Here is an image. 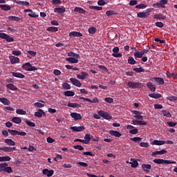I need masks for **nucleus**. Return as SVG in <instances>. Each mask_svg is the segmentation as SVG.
<instances>
[{
  "mask_svg": "<svg viewBox=\"0 0 177 177\" xmlns=\"http://www.w3.org/2000/svg\"><path fill=\"white\" fill-rule=\"evenodd\" d=\"M152 8H148L146 10V12H140L137 14V17L140 19H146V17H149L150 16V13H151Z\"/></svg>",
  "mask_w": 177,
  "mask_h": 177,
  "instance_id": "1",
  "label": "nucleus"
},
{
  "mask_svg": "<svg viewBox=\"0 0 177 177\" xmlns=\"http://www.w3.org/2000/svg\"><path fill=\"white\" fill-rule=\"evenodd\" d=\"M0 171H4V172H7V174H12V172H13L12 167H8V163H1Z\"/></svg>",
  "mask_w": 177,
  "mask_h": 177,
  "instance_id": "2",
  "label": "nucleus"
},
{
  "mask_svg": "<svg viewBox=\"0 0 177 177\" xmlns=\"http://www.w3.org/2000/svg\"><path fill=\"white\" fill-rule=\"evenodd\" d=\"M153 162L155 164H165L166 165H168L169 164H176V162L175 161H171L168 160H164V159H154Z\"/></svg>",
  "mask_w": 177,
  "mask_h": 177,
  "instance_id": "3",
  "label": "nucleus"
},
{
  "mask_svg": "<svg viewBox=\"0 0 177 177\" xmlns=\"http://www.w3.org/2000/svg\"><path fill=\"white\" fill-rule=\"evenodd\" d=\"M127 86H129V88H131V89H137L142 88V84L139 82H129L127 83Z\"/></svg>",
  "mask_w": 177,
  "mask_h": 177,
  "instance_id": "4",
  "label": "nucleus"
},
{
  "mask_svg": "<svg viewBox=\"0 0 177 177\" xmlns=\"http://www.w3.org/2000/svg\"><path fill=\"white\" fill-rule=\"evenodd\" d=\"M0 38L2 39H6L7 42H13L15 41V38L6 35V33L1 32L0 33Z\"/></svg>",
  "mask_w": 177,
  "mask_h": 177,
  "instance_id": "5",
  "label": "nucleus"
},
{
  "mask_svg": "<svg viewBox=\"0 0 177 177\" xmlns=\"http://www.w3.org/2000/svg\"><path fill=\"white\" fill-rule=\"evenodd\" d=\"M98 115H100V117H102L105 120H111L113 117L110 115V113L104 111H99Z\"/></svg>",
  "mask_w": 177,
  "mask_h": 177,
  "instance_id": "6",
  "label": "nucleus"
},
{
  "mask_svg": "<svg viewBox=\"0 0 177 177\" xmlns=\"http://www.w3.org/2000/svg\"><path fill=\"white\" fill-rule=\"evenodd\" d=\"M0 150L1 151H4V153H10V151H16V147H1Z\"/></svg>",
  "mask_w": 177,
  "mask_h": 177,
  "instance_id": "7",
  "label": "nucleus"
},
{
  "mask_svg": "<svg viewBox=\"0 0 177 177\" xmlns=\"http://www.w3.org/2000/svg\"><path fill=\"white\" fill-rule=\"evenodd\" d=\"M80 99L84 100V102H88V103H99V99L96 97H94L93 100L84 97H80Z\"/></svg>",
  "mask_w": 177,
  "mask_h": 177,
  "instance_id": "8",
  "label": "nucleus"
},
{
  "mask_svg": "<svg viewBox=\"0 0 177 177\" xmlns=\"http://www.w3.org/2000/svg\"><path fill=\"white\" fill-rule=\"evenodd\" d=\"M132 114H134V118L136 120H143V115H142V112L139 111H131Z\"/></svg>",
  "mask_w": 177,
  "mask_h": 177,
  "instance_id": "9",
  "label": "nucleus"
},
{
  "mask_svg": "<svg viewBox=\"0 0 177 177\" xmlns=\"http://www.w3.org/2000/svg\"><path fill=\"white\" fill-rule=\"evenodd\" d=\"M71 82L75 86H77L78 88L81 87L82 86V83L80 82V80L75 79V78H70Z\"/></svg>",
  "mask_w": 177,
  "mask_h": 177,
  "instance_id": "10",
  "label": "nucleus"
},
{
  "mask_svg": "<svg viewBox=\"0 0 177 177\" xmlns=\"http://www.w3.org/2000/svg\"><path fill=\"white\" fill-rule=\"evenodd\" d=\"M70 129H71V131H73V132H82V131H84L85 129V127H84V126H80V127L74 126V127H71Z\"/></svg>",
  "mask_w": 177,
  "mask_h": 177,
  "instance_id": "11",
  "label": "nucleus"
},
{
  "mask_svg": "<svg viewBox=\"0 0 177 177\" xmlns=\"http://www.w3.org/2000/svg\"><path fill=\"white\" fill-rule=\"evenodd\" d=\"M71 117L74 119L75 121H78V120H82V116L80 113L75 112L71 113Z\"/></svg>",
  "mask_w": 177,
  "mask_h": 177,
  "instance_id": "12",
  "label": "nucleus"
},
{
  "mask_svg": "<svg viewBox=\"0 0 177 177\" xmlns=\"http://www.w3.org/2000/svg\"><path fill=\"white\" fill-rule=\"evenodd\" d=\"M45 117L46 113L42 109H38L37 112L35 113V117H37L38 118H41L42 117Z\"/></svg>",
  "mask_w": 177,
  "mask_h": 177,
  "instance_id": "13",
  "label": "nucleus"
},
{
  "mask_svg": "<svg viewBox=\"0 0 177 177\" xmlns=\"http://www.w3.org/2000/svg\"><path fill=\"white\" fill-rule=\"evenodd\" d=\"M89 77V74L86 72H82L80 74L77 75V78L79 80H85V78H88Z\"/></svg>",
  "mask_w": 177,
  "mask_h": 177,
  "instance_id": "14",
  "label": "nucleus"
},
{
  "mask_svg": "<svg viewBox=\"0 0 177 177\" xmlns=\"http://www.w3.org/2000/svg\"><path fill=\"white\" fill-rule=\"evenodd\" d=\"M53 174H55V171L49 170L48 169H43V174L46 175L48 177L53 176Z\"/></svg>",
  "mask_w": 177,
  "mask_h": 177,
  "instance_id": "15",
  "label": "nucleus"
},
{
  "mask_svg": "<svg viewBox=\"0 0 177 177\" xmlns=\"http://www.w3.org/2000/svg\"><path fill=\"white\" fill-rule=\"evenodd\" d=\"M109 135H111V136H115V138H121V136H122V134H121V133L114 130L110 131Z\"/></svg>",
  "mask_w": 177,
  "mask_h": 177,
  "instance_id": "16",
  "label": "nucleus"
},
{
  "mask_svg": "<svg viewBox=\"0 0 177 177\" xmlns=\"http://www.w3.org/2000/svg\"><path fill=\"white\" fill-rule=\"evenodd\" d=\"M10 61L11 64H16V63H19V62H20V59L17 57L10 56Z\"/></svg>",
  "mask_w": 177,
  "mask_h": 177,
  "instance_id": "17",
  "label": "nucleus"
},
{
  "mask_svg": "<svg viewBox=\"0 0 177 177\" xmlns=\"http://www.w3.org/2000/svg\"><path fill=\"white\" fill-rule=\"evenodd\" d=\"M66 62H68V63H71L72 64H75L78 63V59L72 57L66 58Z\"/></svg>",
  "mask_w": 177,
  "mask_h": 177,
  "instance_id": "18",
  "label": "nucleus"
},
{
  "mask_svg": "<svg viewBox=\"0 0 177 177\" xmlns=\"http://www.w3.org/2000/svg\"><path fill=\"white\" fill-rule=\"evenodd\" d=\"M148 96H149V97H152L153 99H160V97H162V95L158 93H149Z\"/></svg>",
  "mask_w": 177,
  "mask_h": 177,
  "instance_id": "19",
  "label": "nucleus"
},
{
  "mask_svg": "<svg viewBox=\"0 0 177 177\" xmlns=\"http://www.w3.org/2000/svg\"><path fill=\"white\" fill-rule=\"evenodd\" d=\"M4 142L8 145V146H16V142L13 141V140L10 138H6L4 140Z\"/></svg>",
  "mask_w": 177,
  "mask_h": 177,
  "instance_id": "20",
  "label": "nucleus"
},
{
  "mask_svg": "<svg viewBox=\"0 0 177 177\" xmlns=\"http://www.w3.org/2000/svg\"><path fill=\"white\" fill-rule=\"evenodd\" d=\"M131 161H133L129 162L131 168H138V167L139 166V162H138L136 160L133 158L131 159Z\"/></svg>",
  "mask_w": 177,
  "mask_h": 177,
  "instance_id": "21",
  "label": "nucleus"
},
{
  "mask_svg": "<svg viewBox=\"0 0 177 177\" xmlns=\"http://www.w3.org/2000/svg\"><path fill=\"white\" fill-rule=\"evenodd\" d=\"M153 80L158 84V85H164V79L162 77H154Z\"/></svg>",
  "mask_w": 177,
  "mask_h": 177,
  "instance_id": "22",
  "label": "nucleus"
},
{
  "mask_svg": "<svg viewBox=\"0 0 177 177\" xmlns=\"http://www.w3.org/2000/svg\"><path fill=\"white\" fill-rule=\"evenodd\" d=\"M11 74L13 77H15V78H24L26 77V75L22 73L17 72H11Z\"/></svg>",
  "mask_w": 177,
  "mask_h": 177,
  "instance_id": "23",
  "label": "nucleus"
},
{
  "mask_svg": "<svg viewBox=\"0 0 177 177\" xmlns=\"http://www.w3.org/2000/svg\"><path fill=\"white\" fill-rule=\"evenodd\" d=\"M147 86L151 91V92H154L156 91V87L153 86V83L151 82H148L147 83Z\"/></svg>",
  "mask_w": 177,
  "mask_h": 177,
  "instance_id": "24",
  "label": "nucleus"
},
{
  "mask_svg": "<svg viewBox=\"0 0 177 177\" xmlns=\"http://www.w3.org/2000/svg\"><path fill=\"white\" fill-rule=\"evenodd\" d=\"M133 49L136 50V53H134L135 59H142V57H143V55H142V53L140 51H138V50H136V48H133Z\"/></svg>",
  "mask_w": 177,
  "mask_h": 177,
  "instance_id": "25",
  "label": "nucleus"
},
{
  "mask_svg": "<svg viewBox=\"0 0 177 177\" xmlns=\"http://www.w3.org/2000/svg\"><path fill=\"white\" fill-rule=\"evenodd\" d=\"M54 12L55 13H64L66 12V8L64 6H62V8H55Z\"/></svg>",
  "mask_w": 177,
  "mask_h": 177,
  "instance_id": "26",
  "label": "nucleus"
},
{
  "mask_svg": "<svg viewBox=\"0 0 177 177\" xmlns=\"http://www.w3.org/2000/svg\"><path fill=\"white\" fill-rule=\"evenodd\" d=\"M165 153H167V150L162 149L161 151H156L155 152H153L151 156H154L162 155V154H165Z\"/></svg>",
  "mask_w": 177,
  "mask_h": 177,
  "instance_id": "27",
  "label": "nucleus"
},
{
  "mask_svg": "<svg viewBox=\"0 0 177 177\" xmlns=\"http://www.w3.org/2000/svg\"><path fill=\"white\" fill-rule=\"evenodd\" d=\"M0 8L1 9V10H4V12H8V10H10V6L6 4H1L0 5Z\"/></svg>",
  "mask_w": 177,
  "mask_h": 177,
  "instance_id": "28",
  "label": "nucleus"
},
{
  "mask_svg": "<svg viewBox=\"0 0 177 177\" xmlns=\"http://www.w3.org/2000/svg\"><path fill=\"white\" fill-rule=\"evenodd\" d=\"M153 19H158L159 20H165L167 19V17L165 15H162V14L159 13L156 14L153 16Z\"/></svg>",
  "mask_w": 177,
  "mask_h": 177,
  "instance_id": "29",
  "label": "nucleus"
},
{
  "mask_svg": "<svg viewBox=\"0 0 177 177\" xmlns=\"http://www.w3.org/2000/svg\"><path fill=\"white\" fill-rule=\"evenodd\" d=\"M68 107H72L73 109H80L81 107V105L78 103H68Z\"/></svg>",
  "mask_w": 177,
  "mask_h": 177,
  "instance_id": "30",
  "label": "nucleus"
},
{
  "mask_svg": "<svg viewBox=\"0 0 177 177\" xmlns=\"http://www.w3.org/2000/svg\"><path fill=\"white\" fill-rule=\"evenodd\" d=\"M74 12H77V13H80V15H85V10L81 7H75L74 9Z\"/></svg>",
  "mask_w": 177,
  "mask_h": 177,
  "instance_id": "31",
  "label": "nucleus"
},
{
  "mask_svg": "<svg viewBox=\"0 0 177 177\" xmlns=\"http://www.w3.org/2000/svg\"><path fill=\"white\" fill-rule=\"evenodd\" d=\"M68 56H69L70 57H75L76 59H81V56L79 54H77L72 51L68 53Z\"/></svg>",
  "mask_w": 177,
  "mask_h": 177,
  "instance_id": "32",
  "label": "nucleus"
},
{
  "mask_svg": "<svg viewBox=\"0 0 177 177\" xmlns=\"http://www.w3.org/2000/svg\"><path fill=\"white\" fill-rule=\"evenodd\" d=\"M152 145H155L156 146H162V145H165V141L154 140Z\"/></svg>",
  "mask_w": 177,
  "mask_h": 177,
  "instance_id": "33",
  "label": "nucleus"
},
{
  "mask_svg": "<svg viewBox=\"0 0 177 177\" xmlns=\"http://www.w3.org/2000/svg\"><path fill=\"white\" fill-rule=\"evenodd\" d=\"M0 102L1 103H3V104H5L6 106H9V104H10V101H9V100L5 97H1Z\"/></svg>",
  "mask_w": 177,
  "mask_h": 177,
  "instance_id": "34",
  "label": "nucleus"
},
{
  "mask_svg": "<svg viewBox=\"0 0 177 177\" xmlns=\"http://www.w3.org/2000/svg\"><path fill=\"white\" fill-rule=\"evenodd\" d=\"M69 37H82V33L73 31L69 33Z\"/></svg>",
  "mask_w": 177,
  "mask_h": 177,
  "instance_id": "35",
  "label": "nucleus"
},
{
  "mask_svg": "<svg viewBox=\"0 0 177 177\" xmlns=\"http://www.w3.org/2000/svg\"><path fill=\"white\" fill-rule=\"evenodd\" d=\"M142 169H143L145 172H149V171L147 170V169H151V165L143 164V165H142Z\"/></svg>",
  "mask_w": 177,
  "mask_h": 177,
  "instance_id": "36",
  "label": "nucleus"
},
{
  "mask_svg": "<svg viewBox=\"0 0 177 177\" xmlns=\"http://www.w3.org/2000/svg\"><path fill=\"white\" fill-rule=\"evenodd\" d=\"M6 88H8V89H10V91H17V88L16 86H15V84H6Z\"/></svg>",
  "mask_w": 177,
  "mask_h": 177,
  "instance_id": "37",
  "label": "nucleus"
},
{
  "mask_svg": "<svg viewBox=\"0 0 177 177\" xmlns=\"http://www.w3.org/2000/svg\"><path fill=\"white\" fill-rule=\"evenodd\" d=\"M8 20H11L12 21H20L21 19L19 17H15V16H9L8 17Z\"/></svg>",
  "mask_w": 177,
  "mask_h": 177,
  "instance_id": "38",
  "label": "nucleus"
},
{
  "mask_svg": "<svg viewBox=\"0 0 177 177\" xmlns=\"http://www.w3.org/2000/svg\"><path fill=\"white\" fill-rule=\"evenodd\" d=\"M168 3V0H160L159 1V6L160 8H165V5Z\"/></svg>",
  "mask_w": 177,
  "mask_h": 177,
  "instance_id": "39",
  "label": "nucleus"
},
{
  "mask_svg": "<svg viewBox=\"0 0 177 177\" xmlns=\"http://www.w3.org/2000/svg\"><path fill=\"white\" fill-rule=\"evenodd\" d=\"M96 31H97V29L95 27H91L88 29V34H91L92 35L96 34Z\"/></svg>",
  "mask_w": 177,
  "mask_h": 177,
  "instance_id": "40",
  "label": "nucleus"
},
{
  "mask_svg": "<svg viewBox=\"0 0 177 177\" xmlns=\"http://www.w3.org/2000/svg\"><path fill=\"white\" fill-rule=\"evenodd\" d=\"M75 95V93L71 91H66L64 92V96L71 97V96H74Z\"/></svg>",
  "mask_w": 177,
  "mask_h": 177,
  "instance_id": "41",
  "label": "nucleus"
},
{
  "mask_svg": "<svg viewBox=\"0 0 177 177\" xmlns=\"http://www.w3.org/2000/svg\"><path fill=\"white\" fill-rule=\"evenodd\" d=\"M17 3L18 5H21V6H28L30 5L29 2L24 1H17Z\"/></svg>",
  "mask_w": 177,
  "mask_h": 177,
  "instance_id": "42",
  "label": "nucleus"
},
{
  "mask_svg": "<svg viewBox=\"0 0 177 177\" xmlns=\"http://www.w3.org/2000/svg\"><path fill=\"white\" fill-rule=\"evenodd\" d=\"M16 113L19 115H26L27 114V112L21 109H17Z\"/></svg>",
  "mask_w": 177,
  "mask_h": 177,
  "instance_id": "43",
  "label": "nucleus"
},
{
  "mask_svg": "<svg viewBox=\"0 0 177 177\" xmlns=\"http://www.w3.org/2000/svg\"><path fill=\"white\" fill-rule=\"evenodd\" d=\"M30 66H31V64L30 62H26L21 66V68H24L26 71H28V69L30 68Z\"/></svg>",
  "mask_w": 177,
  "mask_h": 177,
  "instance_id": "44",
  "label": "nucleus"
},
{
  "mask_svg": "<svg viewBox=\"0 0 177 177\" xmlns=\"http://www.w3.org/2000/svg\"><path fill=\"white\" fill-rule=\"evenodd\" d=\"M84 141L86 142V145H88V143H89V142L91 141V139H92V138H91V134L89 133H86L85 136H84Z\"/></svg>",
  "mask_w": 177,
  "mask_h": 177,
  "instance_id": "45",
  "label": "nucleus"
},
{
  "mask_svg": "<svg viewBox=\"0 0 177 177\" xmlns=\"http://www.w3.org/2000/svg\"><path fill=\"white\" fill-rule=\"evenodd\" d=\"M12 160L9 156H0V162H2L3 161H10Z\"/></svg>",
  "mask_w": 177,
  "mask_h": 177,
  "instance_id": "46",
  "label": "nucleus"
},
{
  "mask_svg": "<svg viewBox=\"0 0 177 177\" xmlns=\"http://www.w3.org/2000/svg\"><path fill=\"white\" fill-rule=\"evenodd\" d=\"M47 31H49L50 32H57V31L59 30V29L56 27H48L46 29Z\"/></svg>",
  "mask_w": 177,
  "mask_h": 177,
  "instance_id": "47",
  "label": "nucleus"
},
{
  "mask_svg": "<svg viewBox=\"0 0 177 177\" xmlns=\"http://www.w3.org/2000/svg\"><path fill=\"white\" fill-rule=\"evenodd\" d=\"M12 122H14L15 124H20L21 122V118L19 117H14L12 118Z\"/></svg>",
  "mask_w": 177,
  "mask_h": 177,
  "instance_id": "48",
  "label": "nucleus"
},
{
  "mask_svg": "<svg viewBox=\"0 0 177 177\" xmlns=\"http://www.w3.org/2000/svg\"><path fill=\"white\" fill-rule=\"evenodd\" d=\"M128 63L129 64L133 65V64H136V61L135 60V59H133V57H129Z\"/></svg>",
  "mask_w": 177,
  "mask_h": 177,
  "instance_id": "49",
  "label": "nucleus"
},
{
  "mask_svg": "<svg viewBox=\"0 0 177 177\" xmlns=\"http://www.w3.org/2000/svg\"><path fill=\"white\" fill-rule=\"evenodd\" d=\"M89 9H91L93 10H102L103 8L100 6H90Z\"/></svg>",
  "mask_w": 177,
  "mask_h": 177,
  "instance_id": "50",
  "label": "nucleus"
},
{
  "mask_svg": "<svg viewBox=\"0 0 177 177\" xmlns=\"http://www.w3.org/2000/svg\"><path fill=\"white\" fill-rule=\"evenodd\" d=\"M133 71H136V73H145V69L142 67L140 68H134Z\"/></svg>",
  "mask_w": 177,
  "mask_h": 177,
  "instance_id": "51",
  "label": "nucleus"
},
{
  "mask_svg": "<svg viewBox=\"0 0 177 177\" xmlns=\"http://www.w3.org/2000/svg\"><path fill=\"white\" fill-rule=\"evenodd\" d=\"M25 123L28 125V127H35V124L33 122L30 120H25Z\"/></svg>",
  "mask_w": 177,
  "mask_h": 177,
  "instance_id": "52",
  "label": "nucleus"
},
{
  "mask_svg": "<svg viewBox=\"0 0 177 177\" xmlns=\"http://www.w3.org/2000/svg\"><path fill=\"white\" fill-rule=\"evenodd\" d=\"M8 132H9L10 133V135H12V136H15V135H17V133H18V131L12 130L10 129H8Z\"/></svg>",
  "mask_w": 177,
  "mask_h": 177,
  "instance_id": "53",
  "label": "nucleus"
},
{
  "mask_svg": "<svg viewBox=\"0 0 177 177\" xmlns=\"http://www.w3.org/2000/svg\"><path fill=\"white\" fill-rule=\"evenodd\" d=\"M28 16H29V17H33V18H37L38 17V15H37V13H35V12L32 11L30 12L29 14H28Z\"/></svg>",
  "mask_w": 177,
  "mask_h": 177,
  "instance_id": "54",
  "label": "nucleus"
},
{
  "mask_svg": "<svg viewBox=\"0 0 177 177\" xmlns=\"http://www.w3.org/2000/svg\"><path fill=\"white\" fill-rule=\"evenodd\" d=\"M62 86L64 89H71V86H70V84L67 82H64L62 84Z\"/></svg>",
  "mask_w": 177,
  "mask_h": 177,
  "instance_id": "55",
  "label": "nucleus"
},
{
  "mask_svg": "<svg viewBox=\"0 0 177 177\" xmlns=\"http://www.w3.org/2000/svg\"><path fill=\"white\" fill-rule=\"evenodd\" d=\"M162 114L165 117H167V118L171 117V113H169V111H168V110L162 111Z\"/></svg>",
  "mask_w": 177,
  "mask_h": 177,
  "instance_id": "56",
  "label": "nucleus"
},
{
  "mask_svg": "<svg viewBox=\"0 0 177 177\" xmlns=\"http://www.w3.org/2000/svg\"><path fill=\"white\" fill-rule=\"evenodd\" d=\"M136 9H145V8H147V6L143 3H141L136 6Z\"/></svg>",
  "mask_w": 177,
  "mask_h": 177,
  "instance_id": "57",
  "label": "nucleus"
},
{
  "mask_svg": "<svg viewBox=\"0 0 177 177\" xmlns=\"http://www.w3.org/2000/svg\"><path fill=\"white\" fill-rule=\"evenodd\" d=\"M153 107H154L155 110H158V109H164V106H162V105L160 104H155L153 105Z\"/></svg>",
  "mask_w": 177,
  "mask_h": 177,
  "instance_id": "58",
  "label": "nucleus"
},
{
  "mask_svg": "<svg viewBox=\"0 0 177 177\" xmlns=\"http://www.w3.org/2000/svg\"><path fill=\"white\" fill-rule=\"evenodd\" d=\"M73 149H75V150L82 151L84 150V147H82V145H74Z\"/></svg>",
  "mask_w": 177,
  "mask_h": 177,
  "instance_id": "59",
  "label": "nucleus"
},
{
  "mask_svg": "<svg viewBox=\"0 0 177 177\" xmlns=\"http://www.w3.org/2000/svg\"><path fill=\"white\" fill-rule=\"evenodd\" d=\"M34 106H36L37 107H39V109H41L42 107H45V104H44L41 102H35L34 104Z\"/></svg>",
  "mask_w": 177,
  "mask_h": 177,
  "instance_id": "60",
  "label": "nucleus"
},
{
  "mask_svg": "<svg viewBox=\"0 0 177 177\" xmlns=\"http://www.w3.org/2000/svg\"><path fill=\"white\" fill-rule=\"evenodd\" d=\"M138 132H139V129L135 128L129 131V133H131V135H136Z\"/></svg>",
  "mask_w": 177,
  "mask_h": 177,
  "instance_id": "61",
  "label": "nucleus"
},
{
  "mask_svg": "<svg viewBox=\"0 0 177 177\" xmlns=\"http://www.w3.org/2000/svg\"><path fill=\"white\" fill-rule=\"evenodd\" d=\"M131 140H133V142H140L142 140V138L140 137H134V138H131Z\"/></svg>",
  "mask_w": 177,
  "mask_h": 177,
  "instance_id": "62",
  "label": "nucleus"
},
{
  "mask_svg": "<svg viewBox=\"0 0 177 177\" xmlns=\"http://www.w3.org/2000/svg\"><path fill=\"white\" fill-rule=\"evenodd\" d=\"M97 5H99V6H104V5H106V1H104V0H98Z\"/></svg>",
  "mask_w": 177,
  "mask_h": 177,
  "instance_id": "63",
  "label": "nucleus"
},
{
  "mask_svg": "<svg viewBox=\"0 0 177 177\" xmlns=\"http://www.w3.org/2000/svg\"><path fill=\"white\" fill-rule=\"evenodd\" d=\"M140 147H149L150 145H149V142H140Z\"/></svg>",
  "mask_w": 177,
  "mask_h": 177,
  "instance_id": "64",
  "label": "nucleus"
}]
</instances>
